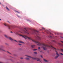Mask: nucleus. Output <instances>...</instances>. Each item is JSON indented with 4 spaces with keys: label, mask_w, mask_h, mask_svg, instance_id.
<instances>
[{
    "label": "nucleus",
    "mask_w": 63,
    "mask_h": 63,
    "mask_svg": "<svg viewBox=\"0 0 63 63\" xmlns=\"http://www.w3.org/2000/svg\"><path fill=\"white\" fill-rule=\"evenodd\" d=\"M32 41H33V42L35 43L38 44L37 45H38V46H41V45H42L43 46H44V47H42V48H43V49L44 50H47V48H46V47H50L51 48H53L55 50H56V49L54 47L52 46H49L45 45L44 44H42L41 43L37 41L36 40L32 39Z\"/></svg>",
    "instance_id": "obj_1"
},
{
    "label": "nucleus",
    "mask_w": 63,
    "mask_h": 63,
    "mask_svg": "<svg viewBox=\"0 0 63 63\" xmlns=\"http://www.w3.org/2000/svg\"><path fill=\"white\" fill-rule=\"evenodd\" d=\"M39 31L35 30L34 31L31 32L30 33L31 34H35V36L36 38L37 39H38V40H40L41 38L39 36Z\"/></svg>",
    "instance_id": "obj_2"
},
{
    "label": "nucleus",
    "mask_w": 63,
    "mask_h": 63,
    "mask_svg": "<svg viewBox=\"0 0 63 63\" xmlns=\"http://www.w3.org/2000/svg\"><path fill=\"white\" fill-rule=\"evenodd\" d=\"M4 25L5 26H7L8 27V29H11V28H14V26L13 25H9L7 24L6 23H4Z\"/></svg>",
    "instance_id": "obj_3"
},
{
    "label": "nucleus",
    "mask_w": 63,
    "mask_h": 63,
    "mask_svg": "<svg viewBox=\"0 0 63 63\" xmlns=\"http://www.w3.org/2000/svg\"><path fill=\"white\" fill-rule=\"evenodd\" d=\"M4 36H5V37L6 38L9 39V40H10V41H15L16 42H17V43H18V42L16 40H15L13 39H12V38L8 36L7 35H4Z\"/></svg>",
    "instance_id": "obj_4"
},
{
    "label": "nucleus",
    "mask_w": 63,
    "mask_h": 63,
    "mask_svg": "<svg viewBox=\"0 0 63 63\" xmlns=\"http://www.w3.org/2000/svg\"><path fill=\"white\" fill-rule=\"evenodd\" d=\"M24 29L26 31L23 30L22 31V32H21V33H23V34H24V33H26V34H29V32H28V31L26 30V28H24Z\"/></svg>",
    "instance_id": "obj_5"
},
{
    "label": "nucleus",
    "mask_w": 63,
    "mask_h": 63,
    "mask_svg": "<svg viewBox=\"0 0 63 63\" xmlns=\"http://www.w3.org/2000/svg\"><path fill=\"white\" fill-rule=\"evenodd\" d=\"M26 56H27L28 57H29V58H32V59H33L34 60H37V61H41L40 60V59H39L37 58H32L30 56H28V55H26Z\"/></svg>",
    "instance_id": "obj_6"
},
{
    "label": "nucleus",
    "mask_w": 63,
    "mask_h": 63,
    "mask_svg": "<svg viewBox=\"0 0 63 63\" xmlns=\"http://www.w3.org/2000/svg\"><path fill=\"white\" fill-rule=\"evenodd\" d=\"M15 33L16 35H18L20 36H22V37H23V38L25 39H26V38L25 37V36H24L23 35H21L20 34H18V32H15Z\"/></svg>",
    "instance_id": "obj_7"
},
{
    "label": "nucleus",
    "mask_w": 63,
    "mask_h": 63,
    "mask_svg": "<svg viewBox=\"0 0 63 63\" xmlns=\"http://www.w3.org/2000/svg\"><path fill=\"white\" fill-rule=\"evenodd\" d=\"M2 50V51H4V52H6V50H5L3 49L0 47V50Z\"/></svg>",
    "instance_id": "obj_8"
},
{
    "label": "nucleus",
    "mask_w": 63,
    "mask_h": 63,
    "mask_svg": "<svg viewBox=\"0 0 63 63\" xmlns=\"http://www.w3.org/2000/svg\"><path fill=\"white\" fill-rule=\"evenodd\" d=\"M31 46L32 47V48H34V47H35V45H31Z\"/></svg>",
    "instance_id": "obj_9"
},
{
    "label": "nucleus",
    "mask_w": 63,
    "mask_h": 63,
    "mask_svg": "<svg viewBox=\"0 0 63 63\" xmlns=\"http://www.w3.org/2000/svg\"><path fill=\"white\" fill-rule=\"evenodd\" d=\"M55 52H56V54L57 55H58V56H59V55L58 54V52H57L56 51H55Z\"/></svg>",
    "instance_id": "obj_10"
},
{
    "label": "nucleus",
    "mask_w": 63,
    "mask_h": 63,
    "mask_svg": "<svg viewBox=\"0 0 63 63\" xmlns=\"http://www.w3.org/2000/svg\"><path fill=\"white\" fill-rule=\"evenodd\" d=\"M6 10H7V11H10V9L8 8L7 7H6Z\"/></svg>",
    "instance_id": "obj_11"
},
{
    "label": "nucleus",
    "mask_w": 63,
    "mask_h": 63,
    "mask_svg": "<svg viewBox=\"0 0 63 63\" xmlns=\"http://www.w3.org/2000/svg\"><path fill=\"white\" fill-rule=\"evenodd\" d=\"M25 59H28L26 60H30L29 59V58H25Z\"/></svg>",
    "instance_id": "obj_12"
},
{
    "label": "nucleus",
    "mask_w": 63,
    "mask_h": 63,
    "mask_svg": "<svg viewBox=\"0 0 63 63\" xmlns=\"http://www.w3.org/2000/svg\"><path fill=\"white\" fill-rule=\"evenodd\" d=\"M19 42L20 43H21V44H23V42L20 41H19Z\"/></svg>",
    "instance_id": "obj_13"
},
{
    "label": "nucleus",
    "mask_w": 63,
    "mask_h": 63,
    "mask_svg": "<svg viewBox=\"0 0 63 63\" xmlns=\"http://www.w3.org/2000/svg\"><path fill=\"white\" fill-rule=\"evenodd\" d=\"M49 38H51V39H52V38H53V37H52V36H50V35L49 36Z\"/></svg>",
    "instance_id": "obj_14"
},
{
    "label": "nucleus",
    "mask_w": 63,
    "mask_h": 63,
    "mask_svg": "<svg viewBox=\"0 0 63 63\" xmlns=\"http://www.w3.org/2000/svg\"><path fill=\"white\" fill-rule=\"evenodd\" d=\"M59 56H57L55 58V59H57V58L58 57H59Z\"/></svg>",
    "instance_id": "obj_15"
},
{
    "label": "nucleus",
    "mask_w": 63,
    "mask_h": 63,
    "mask_svg": "<svg viewBox=\"0 0 63 63\" xmlns=\"http://www.w3.org/2000/svg\"><path fill=\"white\" fill-rule=\"evenodd\" d=\"M44 61H45V62H47V61L46 60V59H44Z\"/></svg>",
    "instance_id": "obj_16"
},
{
    "label": "nucleus",
    "mask_w": 63,
    "mask_h": 63,
    "mask_svg": "<svg viewBox=\"0 0 63 63\" xmlns=\"http://www.w3.org/2000/svg\"><path fill=\"white\" fill-rule=\"evenodd\" d=\"M52 42H54L55 43H56V42L55 41V40H52Z\"/></svg>",
    "instance_id": "obj_17"
},
{
    "label": "nucleus",
    "mask_w": 63,
    "mask_h": 63,
    "mask_svg": "<svg viewBox=\"0 0 63 63\" xmlns=\"http://www.w3.org/2000/svg\"><path fill=\"white\" fill-rule=\"evenodd\" d=\"M7 52H8V53H9V54H11V55H12V54H11V53H10V52H9V51H7Z\"/></svg>",
    "instance_id": "obj_18"
},
{
    "label": "nucleus",
    "mask_w": 63,
    "mask_h": 63,
    "mask_svg": "<svg viewBox=\"0 0 63 63\" xmlns=\"http://www.w3.org/2000/svg\"><path fill=\"white\" fill-rule=\"evenodd\" d=\"M25 37H26L27 38H28L29 39H31V38L30 37H27V36H25Z\"/></svg>",
    "instance_id": "obj_19"
},
{
    "label": "nucleus",
    "mask_w": 63,
    "mask_h": 63,
    "mask_svg": "<svg viewBox=\"0 0 63 63\" xmlns=\"http://www.w3.org/2000/svg\"><path fill=\"white\" fill-rule=\"evenodd\" d=\"M34 53L35 54H37V52H34Z\"/></svg>",
    "instance_id": "obj_20"
},
{
    "label": "nucleus",
    "mask_w": 63,
    "mask_h": 63,
    "mask_svg": "<svg viewBox=\"0 0 63 63\" xmlns=\"http://www.w3.org/2000/svg\"><path fill=\"white\" fill-rule=\"evenodd\" d=\"M1 47V48H3V45H1L0 46Z\"/></svg>",
    "instance_id": "obj_21"
},
{
    "label": "nucleus",
    "mask_w": 63,
    "mask_h": 63,
    "mask_svg": "<svg viewBox=\"0 0 63 63\" xmlns=\"http://www.w3.org/2000/svg\"><path fill=\"white\" fill-rule=\"evenodd\" d=\"M15 11L17 13H19V12L17 11Z\"/></svg>",
    "instance_id": "obj_22"
},
{
    "label": "nucleus",
    "mask_w": 63,
    "mask_h": 63,
    "mask_svg": "<svg viewBox=\"0 0 63 63\" xmlns=\"http://www.w3.org/2000/svg\"><path fill=\"white\" fill-rule=\"evenodd\" d=\"M61 50L62 52H63V49H61Z\"/></svg>",
    "instance_id": "obj_23"
},
{
    "label": "nucleus",
    "mask_w": 63,
    "mask_h": 63,
    "mask_svg": "<svg viewBox=\"0 0 63 63\" xmlns=\"http://www.w3.org/2000/svg\"><path fill=\"white\" fill-rule=\"evenodd\" d=\"M16 15H17V16H18V17H20L19 16H18V15L17 14H16Z\"/></svg>",
    "instance_id": "obj_24"
},
{
    "label": "nucleus",
    "mask_w": 63,
    "mask_h": 63,
    "mask_svg": "<svg viewBox=\"0 0 63 63\" xmlns=\"http://www.w3.org/2000/svg\"><path fill=\"white\" fill-rule=\"evenodd\" d=\"M5 44L6 45H8V44L7 43H5Z\"/></svg>",
    "instance_id": "obj_25"
},
{
    "label": "nucleus",
    "mask_w": 63,
    "mask_h": 63,
    "mask_svg": "<svg viewBox=\"0 0 63 63\" xmlns=\"http://www.w3.org/2000/svg\"><path fill=\"white\" fill-rule=\"evenodd\" d=\"M27 20L28 21H30V20H29V19H27Z\"/></svg>",
    "instance_id": "obj_26"
},
{
    "label": "nucleus",
    "mask_w": 63,
    "mask_h": 63,
    "mask_svg": "<svg viewBox=\"0 0 63 63\" xmlns=\"http://www.w3.org/2000/svg\"><path fill=\"white\" fill-rule=\"evenodd\" d=\"M61 55H63V54L62 53H61Z\"/></svg>",
    "instance_id": "obj_27"
},
{
    "label": "nucleus",
    "mask_w": 63,
    "mask_h": 63,
    "mask_svg": "<svg viewBox=\"0 0 63 63\" xmlns=\"http://www.w3.org/2000/svg\"><path fill=\"white\" fill-rule=\"evenodd\" d=\"M37 50V49H33V50Z\"/></svg>",
    "instance_id": "obj_28"
},
{
    "label": "nucleus",
    "mask_w": 63,
    "mask_h": 63,
    "mask_svg": "<svg viewBox=\"0 0 63 63\" xmlns=\"http://www.w3.org/2000/svg\"><path fill=\"white\" fill-rule=\"evenodd\" d=\"M42 29H44V30H45V29L43 27H42Z\"/></svg>",
    "instance_id": "obj_29"
},
{
    "label": "nucleus",
    "mask_w": 63,
    "mask_h": 63,
    "mask_svg": "<svg viewBox=\"0 0 63 63\" xmlns=\"http://www.w3.org/2000/svg\"><path fill=\"white\" fill-rule=\"evenodd\" d=\"M18 45H19V46H21V44H18Z\"/></svg>",
    "instance_id": "obj_30"
},
{
    "label": "nucleus",
    "mask_w": 63,
    "mask_h": 63,
    "mask_svg": "<svg viewBox=\"0 0 63 63\" xmlns=\"http://www.w3.org/2000/svg\"><path fill=\"white\" fill-rule=\"evenodd\" d=\"M20 59H23V58L21 57L20 58Z\"/></svg>",
    "instance_id": "obj_31"
},
{
    "label": "nucleus",
    "mask_w": 63,
    "mask_h": 63,
    "mask_svg": "<svg viewBox=\"0 0 63 63\" xmlns=\"http://www.w3.org/2000/svg\"><path fill=\"white\" fill-rule=\"evenodd\" d=\"M61 38H62V39H63V37H62L61 36Z\"/></svg>",
    "instance_id": "obj_32"
},
{
    "label": "nucleus",
    "mask_w": 63,
    "mask_h": 63,
    "mask_svg": "<svg viewBox=\"0 0 63 63\" xmlns=\"http://www.w3.org/2000/svg\"><path fill=\"white\" fill-rule=\"evenodd\" d=\"M38 49H40L41 48L40 47H39L38 48Z\"/></svg>",
    "instance_id": "obj_33"
},
{
    "label": "nucleus",
    "mask_w": 63,
    "mask_h": 63,
    "mask_svg": "<svg viewBox=\"0 0 63 63\" xmlns=\"http://www.w3.org/2000/svg\"><path fill=\"white\" fill-rule=\"evenodd\" d=\"M41 57H42V58H43V56H42V55H41Z\"/></svg>",
    "instance_id": "obj_34"
},
{
    "label": "nucleus",
    "mask_w": 63,
    "mask_h": 63,
    "mask_svg": "<svg viewBox=\"0 0 63 63\" xmlns=\"http://www.w3.org/2000/svg\"><path fill=\"white\" fill-rule=\"evenodd\" d=\"M7 21L8 22H9V23H10V22L9 21Z\"/></svg>",
    "instance_id": "obj_35"
},
{
    "label": "nucleus",
    "mask_w": 63,
    "mask_h": 63,
    "mask_svg": "<svg viewBox=\"0 0 63 63\" xmlns=\"http://www.w3.org/2000/svg\"><path fill=\"white\" fill-rule=\"evenodd\" d=\"M11 33H13V32H11Z\"/></svg>",
    "instance_id": "obj_36"
},
{
    "label": "nucleus",
    "mask_w": 63,
    "mask_h": 63,
    "mask_svg": "<svg viewBox=\"0 0 63 63\" xmlns=\"http://www.w3.org/2000/svg\"><path fill=\"white\" fill-rule=\"evenodd\" d=\"M59 45H61V44H60V43H59Z\"/></svg>",
    "instance_id": "obj_37"
},
{
    "label": "nucleus",
    "mask_w": 63,
    "mask_h": 63,
    "mask_svg": "<svg viewBox=\"0 0 63 63\" xmlns=\"http://www.w3.org/2000/svg\"><path fill=\"white\" fill-rule=\"evenodd\" d=\"M0 20H1V19H0Z\"/></svg>",
    "instance_id": "obj_38"
},
{
    "label": "nucleus",
    "mask_w": 63,
    "mask_h": 63,
    "mask_svg": "<svg viewBox=\"0 0 63 63\" xmlns=\"http://www.w3.org/2000/svg\"><path fill=\"white\" fill-rule=\"evenodd\" d=\"M0 4H1V2H0Z\"/></svg>",
    "instance_id": "obj_39"
},
{
    "label": "nucleus",
    "mask_w": 63,
    "mask_h": 63,
    "mask_svg": "<svg viewBox=\"0 0 63 63\" xmlns=\"http://www.w3.org/2000/svg\"><path fill=\"white\" fill-rule=\"evenodd\" d=\"M0 63H2V62H0Z\"/></svg>",
    "instance_id": "obj_40"
},
{
    "label": "nucleus",
    "mask_w": 63,
    "mask_h": 63,
    "mask_svg": "<svg viewBox=\"0 0 63 63\" xmlns=\"http://www.w3.org/2000/svg\"><path fill=\"white\" fill-rule=\"evenodd\" d=\"M42 30L41 29V30Z\"/></svg>",
    "instance_id": "obj_41"
},
{
    "label": "nucleus",
    "mask_w": 63,
    "mask_h": 63,
    "mask_svg": "<svg viewBox=\"0 0 63 63\" xmlns=\"http://www.w3.org/2000/svg\"><path fill=\"white\" fill-rule=\"evenodd\" d=\"M10 57H11V56H10Z\"/></svg>",
    "instance_id": "obj_42"
}]
</instances>
